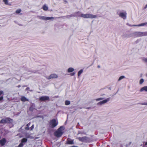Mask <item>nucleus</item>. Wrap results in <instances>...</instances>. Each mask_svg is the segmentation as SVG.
Segmentation results:
<instances>
[{
	"instance_id": "nucleus-1",
	"label": "nucleus",
	"mask_w": 147,
	"mask_h": 147,
	"mask_svg": "<svg viewBox=\"0 0 147 147\" xmlns=\"http://www.w3.org/2000/svg\"><path fill=\"white\" fill-rule=\"evenodd\" d=\"M62 126L60 127L54 133L55 136L58 138L60 137L63 134L62 132Z\"/></svg>"
},
{
	"instance_id": "nucleus-2",
	"label": "nucleus",
	"mask_w": 147,
	"mask_h": 147,
	"mask_svg": "<svg viewBox=\"0 0 147 147\" xmlns=\"http://www.w3.org/2000/svg\"><path fill=\"white\" fill-rule=\"evenodd\" d=\"M81 17L84 18L93 19L97 17L96 15H94L90 13H86V14H82Z\"/></svg>"
},
{
	"instance_id": "nucleus-3",
	"label": "nucleus",
	"mask_w": 147,
	"mask_h": 147,
	"mask_svg": "<svg viewBox=\"0 0 147 147\" xmlns=\"http://www.w3.org/2000/svg\"><path fill=\"white\" fill-rule=\"evenodd\" d=\"M13 122V119L9 117L5 119H3L0 121V123H12Z\"/></svg>"
},
{
	"instance_id": "nucleus-4",
	"label": "nucleus",
	"mask_w": 147,
	"mask_h": 147,
	"mask_svg": "<svg viewBox=\"0 0 147 147\" xmlns=\"http://www.w3.org/2000/svg\"><path fill=\"white\" fill-rule=\"evenodd\" d=\"M58 123V121L55 119L51 120L49 122V125L51 127L53 128L56 126Z\"/></svg>"
},
{
	"instance_id": "nucleus-5",
	"label": "nucleus",
	"mask_w": 147,
	"mask_h": 147,
	"mask_svg": "<svg viewBox=\"0 0 147 147\" xmlns=\"http://www.w3.org/2000/svg\"><path fill=\"white\" fill-rule=\"evenodd\" d=\"M37 18L39 19L44 20H50L53 19L54 18L53 17H48L39 16H37Z\"/></svg>"
},
{
	"instance_id": "nucleus-6",
	"label": "nucleus",
	"mask_w": 147,
	"mask_h": 147,
	"mask_svg": "<svg viewBox=\"0 0 147 147\" xmlns=\"http://www.w3.org/2000/svg\"><path fill=\"white\" fill-rule=\"evenodd\" d=\"M137 37L146 36V32H136Z\"/></svg>"
},
{
	"instance_id": "nucleus-7",
	"label": "nucleus",
	"mask_w": 147,
	"mask_h": 147,
	"mask_svg": "<svg viewBox=\"0 0 147 147\" xmlns=\"http://www.w3.org/2000/svg\"><path fill=\"white\" fill-rule=\"evenodd\" d=\"M50 99L49 96H42L39 98V100L41 101H45L49 100Z\"/></svg>"
},
{
	"instance_id": "nucleus-8",
	"label": "nucleus",
	"mask_w": 147,
	"mask_h": 147,
	"mask_svg": "<svg viewBox=\"0 0 147 147\" xmlns=\"http://www.w3.org/2000/svg\"><path fill=\"white\" fill-rule=\"evenodd\" d=\"M58 76L57 75L55 74H51L48 76L47 78L48 79L50 80L51 79L57 78H58Z\"/></svg>"
},
{
	"instance_id": "nucleus-9",
	"label": "nucleus",
	"mask_w": 147,
	"mask_h": 147,
	"mask_svg": "<svg viewBox=\"0 0 147 147\" xmlns=\"http://www.w3.org/2000/svg\"><path fill=\"white\" fill-rule=\"evenodd\" d=\"M78 140L82 142H86L88 140V138L86 136L82 137H79Z\"/></svg>"
},
{
	"instance_id": "nucleus-10",
	"label": "nucleus",
	"mask_w": 147,
	"mask_h": 147,
	"mask_svg": "<svg viewBox=\"0 0 147 147\" xmlns=\"http://www.w3.org/2000/svg\"><path fill=\"white\" fill-rule=\"evenodd\" d=\"M126 14L127 13L126 12H121L119 14V16L123 18L124 19H125L126 18Z\"/></svg>"
},
{
	"instance_id": "nucleus-11",
	"label": "nucleus",
	"mask_w": 147,
	"mask_h": 147,
	"mask_svg": "<svg viewBox=\"0 0 147 147\" xmlns=\"http://www.w3.org/2000/svg\"><path fill=\"white\" fill-rule=\"evenodd\" d=\"M110 98H109L106 99L102 100V101H100L98 103V105H101L103 104H105L109 101L110 100Z\"/></svg>"
},
{
	"instance_id": "nucleus-12",
	"label": "nucleus",
	"mask_w": 147,
	"mask_h": 147,
	"mask_svg": "<svg viewBox=\"0 0 147 147\" xmlns=\"http://www.w3.org/2000/svg\"><path fill=\"white\" fill-rule=\"evenodd\" d=\"M66 144H74V140H71L70 138H68L67 140Z\"/></svg>"
},
{
	"instance_id": "nucleus-13",
	"label": "nucleus",
	"mask_w": 147,
	"mask_h": 147,
	"mask_svg": "<svg viewBox=\"0 0 147 147\" xmlns=\"http://www.w3.org/2000/svg\"><path fill=\"white\" fill-rule=\"evenodd\" d=\"M82 13L80 11H78L75 13L74 14L71 15V16L74 17H81V15Z\"/></svg>"
},
{
	"instance_id": "nucleus-14",
	"label": "nucleus",
	"mask_w": 147,
	"mask_h": 147,
	"mask_svg": "<svg viewBox=\"0 0 147 147\" xmlns=\"http://www.w3.org/2000/svg\"><path fill=\"white\" fill-rule=\"evenodd\" d=\"M6 142V140L5 138H3L0 140V144L2 146L4 145Z\"/></svg>"
},
{
	"instance_id": "nucleus-15",
	"label": "nucleus",
	"mask_w": 147,
	"mask_h": 147,
	"mask_svg": "<svg viewBox=\"0 0 147 147\" xmlns=\"http://www.w3.org/2000/svg\"><path fill=\"white\" fill-rule=\"evenodd\" d=\"M146 25H147V22L142 23L138 25H133L130 26H144Z\"/></svg>"
},
{
	"instance_id": "nucleus-16",
	"label": "nucleus",
	"mask_w": 147,
	"mask_h": 147,
	"mask_svg": "<svg viewBox=\"0 0 147 147\" xmlns=\"http://www.w3.org/2000/svg\"><path fill=\"white\" fill-rule=\"evenodd\" d=\"M21 101L24 102L25 101H29V100L24 96H22L21 98Z\"/></svg>"
},
{
	"instance_id": "nucleus-17",
	"label": "nucleus",
	"mask_w": 147,
	"mask_h": 147,
	"mask_svg": "<svg viewBox=\"0 0 147 147\" xmlns=\"http://www.w3.org/2000/svg\"><path fill=\"white\" fill-rule=\"evenodd\" d=\"M35 107V105L34 104H32V105H31L29 108V110L30 111H32L34 109V107Z\"/></svg>"
},
{
	"instance_id": "nucleus-18",
	"label": "nucleus",
	"mask_w": 147,
	"mask_h": 147,
	"mask_svg": "<svg viewBox=\"0 0 147 147\" xmlns=\"http://www.w3.org/2000/svg\"><path fill=\"white\" fill-rule=\"evenodd\" d=\"M144 91H147V86H145L142 88L140 90V92H142Z\"/></svg>"
},
{
	"instance_id": "nucleus-19",
	"label": "nucleus",
	"mask_w": 147,
	"mask_h": 147,
	"mask_svg": "<svg viewBox=\"0 0 147 147\" xmlns=\"http://www.w3.org/2000/svg\"><path fill=\"white\" fill-rule=\"evenodd\" d=\"M42 9L45 11H47L48 9V7L46 5H44L42 6Z\"/></svg>"
},
{
	"instance_id": "nucleus-20",
	"label": "nucleus",
	"mask_w": 147,
	"mask_h": 147,
	"mask_svg": "<svg viewBox=\"0 0 147 147\" xmlns=\"http://www.w3.org/2000/svg\"><path fill=\"white\" fill-rule=\"evenodd\" d=\"M74 69L72 67L69 68L68 69V72L69 73L71 72L74 71Z\"/></svg>"
},
{
	"instance_id": "nucleus-21",
	"label": "nucleus",
	"mask_w": 147,
	"mask_h": 147,
	"mask_svg": "<svg viewBox=\"0 0 147 147\" xmlns=\"http://www.w3.org/2000/svg\"><path fill=\"white\" fill-rule=\"evenodd\" d=\"M27 141V139L26 138H23L21 140V142L23 143H24L26 142Z\"/></svg>"
},
{
	"instance_id": "nucleus-22",
	"label": "nucleus",
	"mask_w": 147,
	"mask_h": 147,
	"mask_svg": "<svg viewBox=\"0 0 147 147\" xmlns=\"http://www.w3.org/2000/svg\"><path fill=\"white\" fill-rule=\"evenodd\" d=\"M83 71V70L82 69H81L78 72V77L80 76V74L82 73Z\"/></svg>"
},
{
	"instance_id": "nucleus-23",
	"label": "nucleus",
	"mask_w": 147,
	"mask_h": 147,
	"mask_svg": "<svg viewBox=\"0 0 147 147\" xmlns=\"http://www.w3.org/2000/svg\"><path fill=\"white\" fill-rule=\"evenodd\" d=\"M21 11V10L20 9H18L16 11V13H19Z\"/></svg>"
},
{
	"instance_id": "nucleus-24",
	"label": "nucleus",
	"mask_w": 147,
	"mask_h": 147,
	"mask_svg": "<svg viewBox=\"0 0 147 147\" xmlns=\"http://www.w3.org/2000/svg\"><path fill=\"white\" fill-rule=\"evenodd\" d=\"M70 103V102L69 101V100H66L65 101V105H69Z\"/></svg>"
},
{
	"instance_id": "nucleus-25",
	"label": "nucleus",
	"mask_w": 147,
	"mask_h": 147,
	"mask_svg": "<svg viewBox=\"0 0 147 147\" xmlns=\"http://www.w3.org/2000/svg\"><path fill=\"white\" fill-rule=\"evenodd\" d=\"M125 78V76H120L119 79H118V81H120V80H121L122 79H123V78Z\"/></svg>"
},
{
	"instance_id": "nucleus-26",
	"label": "nucleus",
	"mask_w": 147,
	"mask_h": 147,
	"mask_svg": "<svg viewBox=\"0 0 147 147\" xmlns=\"http://www.w3.org/2000/svg\"><path fill=\"white\" fill-rule=\"evenodd\" d=\"M144 82V80L143 79H141L140 80V84H142Z\"/></svg>"
},
{
	"instance_id": "nucleus-27",
	"label": "nucleus",
	"mask_w": 147,
	"mask_h": 147,
	"mask_svg": "<svg viewBox=\"0 0 147 147\" xmlns=\"http://www.w3.org/2000/svg\"><path fill=\"white\" fill-rule=\"evenodd\" d=\"M5 4L7 5L8 4V0H3Z\"/></svg>"
},
{
	"instance_id": "nucleus-28",
	"label": "nucleus",
	"mask_w": 147,
	"mask_h": 147,
	"mask_svg": "<svg viewBox=\"0 0 147 147\" xmlns=\"http://www.w3.org/2000/svg\"><path fill=\"white\" fill-rule=\"evenodd\" d=\"M24 146V144L22 142L21 143L19 144L18 146L19 147H22Z\"/></svg>"
},
{
	"instance_id": "nucleus-29",
	"label": "nucleus",
	"mask_w": 147,
	"mask_h": 147,
	"mask_svg": "<svg viewBox=\"0 0 147 147\" xmlns=\"http://www.w3.org/2000/svg\"><path fill=\"white\" fill-rule=\"evenodd\" d=\"M103 99V98H97L96 99V100L97 101H99V100H102Z\"/></svg>"
},
{
	"instance_id": "nucleus-30",
	"label": "nucleus",
	"mask_w": 147,
	"mask_h": 147,
	"mask_svg": "<svg viewBox=\"0 0 147 147\" xmlns=\"http://www.w3.org/2000/svg\"><path fill=\"white\" fill-rule=\"evenodd\" d=\"M34 128V125H33L30 128V130H32Z\"/></svg>"
},
{
	"instance_id": "nucleus-31",
	"label": "nucleus",
	"mask_w": 147,
	"mask_h": 147,
	"mask_svg": "<svg viewBox=\"0 0 147 147\" xmlns=\"http://www.w3.org/2000/svg\"><path fill=\"white\" fill-rule=\"evenodd\" d=\"M25 129L26 130H29L30 128L29 126H27V127H25Z\"/></svg>"
},
{
	"instance_id": "nucleus-32",
	"label": "nucleus",
	"mask_w": 147,
	"mask_h": 147,
	"mask_svg": "<svg viewBox=\"0 0 147 147\" xmlns=\"http://www.w3.org/2000/svg\"><path fill=\"white\" fill-rule=\"evenodd\" d=\"M75 73L74 72H73L72 73H71L70 74V75L71 76H73L75 75Z\"/></svg>"
},
{
	"instance_id": "nucleus-33",
	"label": "nucleus",
	"mask_w": 147,
	"mask_h": 147,
	"mask_svg": "<svg viewBox=\"0 0 147 147\" xmlns=\"http://www.w3.org/2000/svg\"><path fill=\"white\" fill-rule=\"evenodd\" d=\"M30 123L29 122L27 124L26 126H27L29 127L30 126Z\"/></svg>"
},
{
	"instance_id": "nucleus-34",
	"label": "nucleus",
	"mask_w": 147,
	"mask_h": 147,
	"mask_svg": "<svg viewBox=\"0 0 147 147\" xmlns=\"http://www.w3.org/2000/svg\"><path fill=\"white\" fill-rule=\"evenodd\" d=\"M142 105H147V103H143L142 104Z\"/></svg>"
},
{
	"instance_id": "nucleus-35",
	"label": "nucleus",
	"mask_w": 147,
	"mask_h": 147,
	"mask_svg": "<svg viewBox=\"0 0 147 147\" xmlns=\"http://www.w3.org/2000/svg\"><path fill=\"white\" fill-rule=\"evenodd\" d=\"M144 61H145L146 62H147V58H145L144 59Z\"/></svg>"
},
{
	"instance_id": "nucleus-36",
	"label": "nucleus",
	"mask_w": 147,
	"mask_h": 147,
	"mask_svg": "<svg viewBox=\"0 0 147 147\" xmlns=\"http://www.w3.org/2000/svg\"><path fill=\"white\" fill-rule=\"evenodd\" d=\"M29 89H30V88H29V87H27V88L25 90H29Z\"/></svg>"
},
{
	"instance_id": "nucleus-37",
	"label": "nucleus",
	"mask_w": 147,
	"mask_h": 147,
	"mask_svg": "<svg viewBox=\"0 0 147 147\" xmlns=\"http://www.w3.org/2000/svg\"><path fill=\"white\" fill-rule=\"evenodd\" d=\"M71 147H78L77 146H71Z\"/></svg>"
},
{
	"instance_id": "nucleus-38",
	"label": "nucleus",
	"mask_w": 147,
	"mask_h": 147,
	"mask_svg": "<svg viewBox=\"0 0 147 147\" xmlns=\"http://www.w3.org/2000/svg\"><path fill=\"white\" fill-rule=\"evenodd\" d=\"M147 7V4L146 5V7H144V9H146Z\"/></svg>"
},
{
	"instance_id": "nucleus-39",
	"label": "nucleus",
	"mask_w": 147,
	"mask_h": 147,
	"mask_svg": "<svg viewBox=\"0 0 147 147\" xmlns=\"http://www.w3.org/2000/svg\"><path fill=\"white\" fill-rule=\"evenodd\" d=\"M98 68H99L100 67L99 65H98Z\"/></svg>"
},
{
	"instance_id": "nucleus-40",
	"label": "nucleus",
	"mask_w": 147,
	"mask_h": 147,
	"mask_svg": "<svg viewBox=\"0 0 147 147\" xmlns=\"http://www.w3.org/2000/svg\"><path fill=\"white\" fill-rule=\"evenodd\" d=\"M146 34H147L146 36H147V32H146Z\"/></svg>"
},
{
	"instance_id": "nucleus-41",
	"label": "nucleus",
	"mask_w": 147,
	"mask_h": 147,
	"mask_svg": "<svg viewBox=\"0 0 147 147\" xmlns=\"http://www.w3.org/2000/svg\"><path fill=\"white\" fill-rule=\"evenodd\" d=\"M18 87H20V85L19 86H18Z\"/></svg>"
},
{
	"instance_id": "nucleus-42",
	"label": "nucleus",
	"mask_w": 147,
	"mask_h": 147,
	"mask_svg": "<svg viewBox=\"0 0 147 147\" xmlns=\"http://www.w3.org/2000/svg\"><path fill=\"white\" fill-rule=\"evenodd\" d=\"M25 86H23V87H25Z\"/></svg>"
}]
</instances>
